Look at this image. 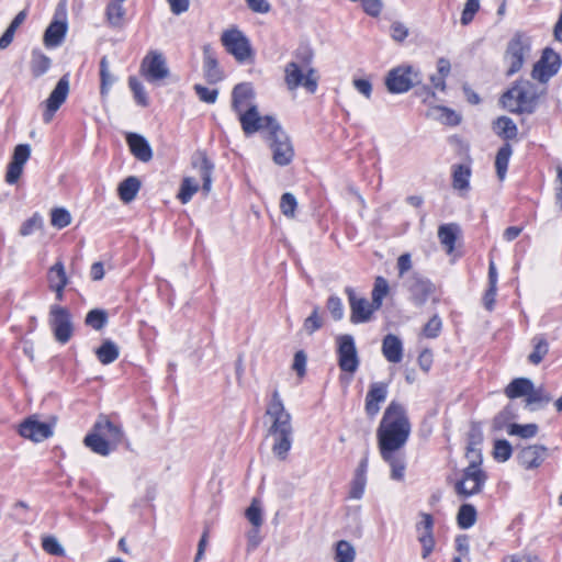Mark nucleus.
<instances>
[{
	"instance_id": "nucleus-1",
	"label": "nucleus",
	"mask_w": 562,
	"mask_h": 562,
	"mask_svg": "<svg viewBox=\"0 0 562 562\" xmlns=\"http://www.w3.org/2000/svg\"><path fill=\"white\" fill-rule=\"evenodd\" d=\"M411 423L405 407L392 401L383 413L376 429V439L380 452L401 451L411 435Z\"/></svg>"
},
{
	"instance_id": "nucleus-2",
	"label": "nucleus",
	"mask_w": 562,
	"mask_h": 562,
	"mask_svg": "<svg viewBox=\"0 0 562 562\" xmlns=\"http://www.w3.org/2000/svg\"><path fill=\"white\" fill-rule=\"evenodd\" d=\"M266 416L271 422L267 430V435L273 439L271 451L276 458L284 461L292 448L294 429L292 416L285 409L278 390H274L271 394L267 404Z\"/></svg>"
},
{
	"instance_id": "nucleus-3",
	"label": "nucleus",
	"mask_w": 562,
	"mask_h": 562,
	"mask_svg": "<svg viewBox=\"0 0 562 562\" xmlns=\"http://www.w3.org/2000/svg\"><path fill=\"white\" fill-rule=\"evenodd\" d=\"M314 54L307 46L295 52V60L286 64L284 81L289 90L303 87L307 92L315 93L318 87L316 70L312 67Z\"/></svg>"
},
{
	"instance_id": "nucleus-4",
	"label": "nucleus",
	"mask_w": 562,
	"mask_h": 562,
	"mask_svg": "<svg viewBox=\"0 0 562 562\" xmlns=\"http://www.w3.org/2000/svg\"><path fill=\"white\" fill-rule=\"evenodd\" d=\"M480 442L481 439L475 440L472 436L467 447V458L470 463L463 470L461 479L454 484L456 493L463 498L481 493L487 480L486 472L480 468L482 463Z\"/></svg>"
},
{
	"instance_id": "nucleus-5",
	"label": "nucleus",
	"mask_w": 562,
	"mask_h": 562,
	"mask_svg": "<svg viewBox=\"0 0 562 562\" xmlns=\"http://www.w3.org/2000/svg\"><path fill=\"white\" fill-rule=\"evenodd\" d=\"M539 87L530 80L519 79L501 97L504 109L516 114H532L541 95Z\"/></svg>"
},
{
	"instance_id": "nucleus-6",
	"label": "nucleus",
	"mask_w": 562,
	"mask_h": 562,
	"mask_svg": "<svg viewBox=\"0 0 562 562\" xmlns=\"http://www.w3.org/2000/svg\"><path fill=\"white\" fill-rule=\"evenodd\" d=\"M531 50V41L524 32H516L508 41L503 60L507 66L506 77H512L521 70Z\"/></svg>"
},
{
	"instance_id": "nucleus-7",
	"label": "nucleus",
	"mask_w": 562,
	"mask_h": 562,
	"mask_svg": "<svg viewBox=\"0 0 562 562\" xmlns=\"http://www.w3.org/2000/svg\"><path fill=\"white\" fill-rule=\"evenodd\" d=\"M221 43L225 50L239 64L252 61L255 52L249 38L237 26L223 31Z\"/></svg>"
},
{
	"instance_id": "nucleus-8",
	"label": "nucleus",
	"mask_w": 562,
	"mask_h": 562,
	"mask_svg": "<svg viewBox=\"0 0 562 562\" xmlns=\"http://www.w3.org/2000/svg\"><path fill=\"white\" fill-rule=\"evenodd\" d=\"M403 284L409 293V301L416 307L424 306L436 290L435 284L418 272L407 274L404 278Z\"/></svg>"
},
{
	"instance_id": "nucleus-9",
	"label": "nucleus",
	"mask_w": 562,
	"mask_h": 562,
	"mask_svg": "<svg viewBox=\"0 0 562 562\" xmlns=\"http://www.w3.org/2000/svg\"><path fill=\"white\" fill-rule=\"evenodd\" d=\"M241 130L246 136L254 135L260 131H268L270 134L277 128L279 122L272 115H260L258 106H251L238 116Z\"/></svg>"
},
{
	"instance_id": "nucleus-10",
	"label": "nucleus",
	"mask_w": 562,
	"mask_h": 562,
	"mask_svg": "<svg viewBox=\"0 0 562 562\" xmlns=\"http://www.w3.org/2000/svg\"><path fill=\"white\" fill-rule=\"evenodd\" d=\"M561 65L562 59L560 54L554 52L551 47H546L539 60L533 65L531 77L540 83H547L559 72Z\"/></svg>"
},
{
	"instance_id": "nucleus-11",
	"label": "nucleus",
	"mask_w": 562,
	"mask_h": 562,
	"mask_svg": "<svg viewBox=\"0 0 562 562\" xmlns=\"http://www.w3.org/2000/svg\"><path fill=\"white\" fill-rule=\"evenodd\" d=\"M268 139L270 140V148L272 150V159L274 164L279 166H288L294 157V149L289 136L282 130L280 124L268 135Z\"/></svg>"
},
{
	"instance_id": "nucleus-12",
	"label": "nucleus",
	"mask_w": 562,
	"mask_h": 562,
	"mask_svg": "<svg viewBox=\"0 0 562 562\" xmlns=\"http://www.w3.org/2000/svg\"><path fill=\"white\" fill-rule=\"evenodd\" d=\"M336 342L340 370L351 374L355 373L359 368L360 361L353 337L349 334L339 335L336 338Z\"/></svg>"
},
{
	"instance_id": "nucleus-13",
	"label": "nucleus",
	"mask_w": 562,
	"mask_h": 562,
	"mask_svg": "<svg viewBox=\"0 0 562 562\" xmlns=\"http://www.w3.org/2000/svg\"><path fill=\"white\" fill-rule=\"evenodd\" d=\"M417 82V72L414 71L412 66L393 68L385 77V86L391 93L407 92Z\"/></svg>"
},
{
	"instance_id": "nucleus-14",
	"label": "nucleus",
	"mask_w": 562,
	"mask_h": 562,
	"mask_svg": "<svg viewBox=\"0 0 562 562\" xmlns=\"http://www.w3.org/2000/svg\"><path fill=\"white\" fill-rule=\"evenodd\" d=\"M49 315L50 326L56 340L60 344L68 342L74 330L69 311L60 305H52Z\"/></svg>"
},
{
	"instance_id": "nucleus-15",
	"label": "nucleus",
	"mask_w": 562,
	"mask_h": 562,
	"mask_svg": "<svg viewBox=\"0 0 562 562\" xmlns=\"http://www.w3.org/2000/svg\"><path fill=\"white\" fill-rule=\"evenodd\" d=\"M140 71L149 82H156L169 76V69L164 55L156 50H150L144 57Z\"/></svg>"
},
{
	"instance_id": "nucleus-16",
	"label": "nucleus",
	"mask_w": 562,
	"mask_h": 562,
	"mask_svg": "<svg viewBox=\"0 0 562 562\" xmlns=\"http://www.w3.org/2000/svg\"><path fill=\"white\" fill-rule=\"evenodd\" d=\"M69 92V80L67 75L63 76L55 88L50 92L49 97L45 101L46 108L43 113V122L48 124L53 120L55 113L60 105L66 101Z\"/></svg>"
},
{
	"instance_id": "nucleus-17",
	"label": "nucleus",
	"mask_w": 562,
	"mask_h": 562,
	"mask_svg": "<svg viewBox=\"0 0 562 562\" xmlns=\"http://www.w3.org/2000/svg\"><path fill=\"white\" fill-rule=\"evenodd\" d=\"M345 292L348 296L349 304H350V322L352 324H360V323H367L371 319L372 314L374 311H378L379 308L373 307V303L369 302L364 297H357L355 291L352 288L347 286L345 289Z\"/></svg>"
},
{
	"instance_id": "nucleus-18",
	"label": "nucleus",
	"mask_w": 562,
	"mask_h": 562,
	"mask_svg": "<svg viewBox=\"0 0 562 562\" xmlns=\"http://www.w3.org/2000/svg\"><path fill=\"white\" fill-rule=\"evenodd\" d=\"M255 92L252 86L249 82H241L236 85L232 91V110L237 114L241 115L247 109L257 106L254 103Z\"/></svg>"
},
{
	"instance_id": "nucleus-19",
	"label": "nucleus",
	"mask_w": 562,
	"mask_h": 562,
	"mask_svg": "<svg viewBox=\"0 0 562 562\" xmlns=\"http://www.w3.org/2000/svg\"><path fill=\"white\" fill-rule=\"evenodd\" d=\"M548 458V448L542 445L522 447L517 453L518 463L527 470L539 468Z\"/></svg>"
},
{
	"instance_id": "nucleus-20",
	"label": "nucleus",
	"mask_w": 562,
	"mask_h": 562,
	"mask_svg": "<svg viewBox=\"0 0 562 562\" xmlns=\"http://www.w3.org/2000/svg\"><path fill=\"white\" fill-rule=\"evenodd\" d=\"M387 397V384L384 382H373L369 386L366 395L364 411L369 418H374L380 412V405Z\"/></svg>"
},
{
	"instance_id": "nucleus-21",
	"label": "nucleus",
	"mask_w": 562,
	"mask_h": 562,
	"mask_svg": "<svg viewBox=\"0 0 562 562\" xmlns=\"http://www.w3.org/2000/svg\"><path fill=\"white\" fill-rule=\"evenodd\" d=\"M19 434L26 439L40 442L49 438L53 430L49 424L29 417L20 425Z\"/></svg>"
},
{
	"instance_id": "nucleus-22",
	"label": "nucleus",
	"mask_w": 562,
	"mask_h": 562,
	"mask_svg": "<svg viewBox=\"0 0 562 562\" xmlns=\"http://www.w3.org/2000/svg\"><path fill=\"white\" fill-rule=\"evenodd\" d=\"M203 75L209 83H217L223 80L224 74L220 67L215 49L210 45L203 46Z\"/></svg>"
},
{
	"instance_id": "nucleus-23",
	"label": "nucleus",
	"mask_w": 562,
	"mask_h": 562,
	"mask_svg": "<svg viewBox=\"0 0 562 562\" xmlns=\"http://www.w3.org/2000/svg\"><path fill=\"white\" fill-rule=\"evenodd\" d=\"M126 142L131 153L140 161L147 162L153 158V150L147 139L136 133H130Z\"/></svg>"
},
{
	"instance_id": "nucleus-24",
	"label": "nucleus",
	"mask_w": 562,
	"mask_h": 562,
	"mask_svg": "<svg viewBox=\"0 0 562 562\" xmlns=\"http://www.w3.org/2000/svg\"><path fill=\"white\" fill-rule=\"evenodd\" d=\"M94 430H98L114 449L124 440V432L120 425H116L108 418H100L94 424Z\"/></svg>"
},
{
	"instance_id": "nucleus-25",
	"label": "nucleus",
	"mask_w": 562,
	"mask_h": 562,
	"mask_svg": "<svg viewBox=\"0 0 562 562\" xmlns=\"http://www.w3.org/2000/svg\"><path fill=\"white\" fill-rule=\"evenodd\" d=\"M381 458L391 468V479L403 481L405 476L406 463L404 454L401 451H382Z\"/></svg>"
},
{
	"instance_id": "nucleus-26",
	"label": "nucleus",
	"mask_w": 562,
	"mask_h": 562,
	"mask_svg": "<svg viewBox=\"0 0 562 562\" xmlns=\"http://www.w3.org/2000/svg\"><path fill=\"white\" fill-rule=\"evenodd\" d=\"M192 164L193 167L199 171V176L202 180V190L207 194L212 187V173L214 170V165L203 153L199 154Z\"/></svg>"
},
{
	"instance_id": "nucleus-27",
	"label": "nucleus",
	"mask_w": 562,
	"mask_h": 562,
	"mask_svg": "<svg viewBox=\"0 0 562 562\" xmlns=\"http://www.w3.org/2000/svg\"><path fill=\"white\" fill-rule=\"evenodd\" d=\"M382 353L389 362L398 363L403 358V344L401 339L387 334L382 340Z\"/></svg>"
},
{
	"instance_id": "nucleus-28",
	"label": "nucleus",
	"mask_w": 562,
	"mask_h": 562,
	"mask_svg": "<svg viewBox=\"0 0 562 562\" xmlns=\"http://www.w3.org/2000/svg\"><path fill=\"white\" fill-rule=\"evenodd\" d=\"M67 32L65 21L54 20L47 26L44 33V44L46 47H57L61 44Z\"/></svg>"
},
{
	"instance_id": "nucleus-29",
	"label": "nucleus",
	"mask_w": 562,
	"mask_h": 562,
	"mask_svg": "<svg viewBox=\"0 0 562 562\" xmlns=\"http://www.w3.org/2000/svg\"><path fill=\"white\" fill-rule=\"evenodd\" d=\"M83 442L91 451L103 457L109 456L115 450L111 442L94 429L85 437Z\"/></svg>"
},
{
	"instance_id": "nucleus-30",
	"label": "nucleus",
	"mask_w": 562,
	"mask_h": 562,
	"mask_svg": "<svg viewBox=\"0 0 562 562\" xmlns=\"http://www.w3.org/2000/svg\"><path fill=\"white\" fill-rule=\"evenodd\" d=\"M459 231V226L453 223L439 226L438 238L447 254H451L453 251Z\"/></svg>"
},
{
	"instance_id": "nucleus-31",
	"label": "nucleus",
	"mask_w": 562,
	"mask_h": 562,
	"mask_svg": "<svg viewBox=\"0 0 562 562\" xmlns=\"http://www.w3.org/2000/svg\"><path fill=\"white\" fill-rule=\"evenodd\" d=\"M494 132L502 138L509 140L517 137L518 128L515 122L508 116H499L493 123Z\"/></svg>"
},
{
	"instance_id": "nucleus-32",
	"label": "nucleus",
	"mask_w": 562,
	"mask_h": 562,
	"mask_svg": "<svg viewBox=\"0 0 562 562\" xmlns=\"http://www.w3.org/2000/svg\"><path fill=\"white\" fill-rule=\"evenodd\" d=\"M532 382L527 378L514 379L505 389V394L508 398H518L521 396L528 397L532 390Z\"/></svg>"
},
{
	"instance_id": "nucleus-33",
	"label": "nucleus",
	"mask_w": 562,
	"mask_h": 562,
	"mask_svg": "<svg viewBox=\"0 0 562 562\" xmlns=\"http://www.w3.org/2000/svg\"><path fill=\"white\" fill-rule=\"evenodd\" d=\"M139 189V179L135 176H130L120 183L117 189L119 196L123 202L130 203L136 198Z\"/></svg>"
},
{
	"instance_id": "nucleus-34",
	"label": "nucleus",
	"mask_w": 562,
	"mask_h": 562,
	"mask_svg": "<svg viewBox=\"0 0 562 562\" xmlns=\"http://www.w3.org/2000/svg\"><path fill=\"white\" fill-rule=\"evenodd\" d=\"M52 60L41 49H33L31 57V71L35 78L43 76L50 68Z\"/></svg>"
},
{
	"instance_id": "nucleus-35",
	"label": "nucleus",
	"mask_w": 562,
	"mask_h": 562,
	"mask_svg": "<svg viewBox=\"0 0 562 562\" xmlns=\"http://www.w3.org/2000/svg\"><path fill=\"white\" fill-rule=\"evenodd\" d=\"M471 168L468 165L453 166L452 187L458 191H468L470 188Z\"/></svg>"
},
{
	"instance_id": "nucleus-36",
	"label": "nucleus",
	"mask_w": 562,
	"mask_h": 562,
	"mask_svg": "<svg viewBox=\"0 0 562 562\" xmlns=\"http://www.w3.org/2000/svg\"><path fill=\"white\" fill-rule=\"evenodd\" d=\"M95 356L102 364H110L119 358L120 350L115 342L105 339L95 350Z\"/></svg>"
},
{
	"instance_id": "nucleus-37",
	"label": "nucleus",
	"mask_w": 562,
	"mask_h": 562,
	"mask_svg": "<svg viewBox=\"0 0 562 562\" xmlns=\"http://www.w3.org/2000/svg\"><path fill=\"white\" fill-rule=\"evenodd\" d=\"M100 93L102 97L109 94V91L113 83L116 81V77L110 71V63L106 56L100 59Z\"/></svg>"
},
{
	"instance_id": "nucleus-38",
	"label": "nucleus",
	"mask_w": 562,
	"mask_h": 562,
	"mask_svg": "<svg viewBox=\"0 0 562 562\" xmlns=\"http://www.w3.org/2000/svg\"><path fill=\"white\" fill-rule=\"evenodd\" d=\"M513 154V148L508 143H505L499 149L497 150L496 158H495V168L498 179L502 181L506 177L509 158Z\"/></svg>"
},
{
	"instance_id": "nucleus-39",
	"label": "nucleus",
	"mask_w": 562,
	"mask_h": 562,
	"mask_svg": "<svg viewBox=\"0 0 562 562\" xmlns=\"http://www.w3.org/2000/svg\"><path fill=\"white\" fill-rule=\"evenodd\" d=\"M47 281L49 288H65L68 284V277L61 261L55 262L47 272Z\"/></svg>"
},
{
	"instance_id": "nucleus-40",
	"label": "nucleus",
	"mask_w": 562,
	"mask_h": 562,
	"mask_svg": "<svg viewBox=\"0 0 562 562\" xmlns=\"http://www.w3.org/2000/svg\"><path fill=\"white\" fill-rule=\"evenodd\" d=\"M533 350L528 360L532 364H539L549 351L548 340L543 335H537L532 338Z\"/></svg>"
},
{
	"instance_id": "nucleus-41",
	"label": "nucleus",
	"mask_w": 562,
	"mask_h": 562,
	"mask_svg": "<svg viewBox=\"0 0 562 562\" xmlns=\"http://www.w3.org/2000/svg\"><path fill=\"white\" fill-rule=\"evenodd\" d=\"M477 513L472 504H463L460 506L457 515V522L461 529L471 528L476 521Z\"/></svg>"
},
{
	"instance_id": "nucleus-42",
	"label": "nucleus",
	"mask_w": 562,
	"mask_h": 562,
	"mask_svg": "<svg viewBox=\"0 0 562 562\" xmlns=\"http://www.w3.org/2000/svg\"><path fill=\"white\" fill-rule=\"evenodd\" d=\"M124 1L125 0H112L106 7V19L114 27H119L123 24V18L125 15L123 8Z\"/></svg>"
},
{
	"instance_id": "nucleus-43",
	"label": "nucleus",
	"mask_w": 562,
	"mask_h": 562,
	"mask_svg": "<svg viewBox=\"0 0 562 562\" xmlns=\"http://www.w3.org/2000/svg\"><path fill=\"white\" fill-rule=\"evenodd\" d=\"M552 401L551 394L543 387H535L532 384V390L528 394V397L526 398V405L536 407H542L547 404H549Z\"/></svg>"
},
{
	"instance_id": "nucleus-44",
	"label": "nucleus",
	"mask_w": 562,
	"mask_h": 562,
	"mask_svg": "<svg viewBox=\"0 0 562 562\" xmlns=\"http://www.w3.org/2000/svg\"><path fill=\"white\" fill-rule=\"evenodd\" d=\"M85 324L94 330H101L108 324V313L101 308L89 311L85 318Z\"/></svg>"
},
{
	"instance_id": "nucleus-45",
	"label": "nucleus",
	"mask_w": 562,
	"mask_h": 562,
	"mask_svg": "<svg viewBox=\"0 0 562 562\" xmlns=\"http://www.w3.org/2000/svg\"><path fill=\"white\" fill-rule=\"evenodd\" d=\"M516 418V414L512 406L504 407L493 419V429L494 430H504L508 429V427L513 424L510 420Z\"/></svg>"
},
{
	"instance_id": "nucleus-46",
	"label": "nucleus",
	"mask_w": 562,
	"mask_h": 562,
	"mask_svg": "<svg viewBox=\"0 0 562 562\" xmlns=\"http://www.w3.org/2000/svg\"><path fill=\"white\" fill-rule=\"evenodd\" d=\"M538 430H539V427L537 424H526V425L512 424L507 429V434L509 436H518L522 439H530V438H533L538 434Z\"/></svg>"
},
{
	"instance_id": "nucleus-47",
	"label": "nucleus",
	"mask_w": 562,
	"mask_h": 562,
	"mask_svg": "<svg viewBox=\"0 0 562 562\" xmlns=\"http://www.w3.org/2000/svg\"><path fill=\"white\" fill-rule=\"evenodd\" d=\"M389 292V283L383 277H378L374 281V286L372 290V303L374 308H380L382 306L383 299Z\"/></svg>"
},
{
	"instance_id": "nucleus-48",
	"label": "nucleus",
	"mask_w": 562,
	"mask_h": 562,
	"mask_svg": "<svg viewBox=\"0 0 562 562\" xmlns=\"http://www.w3.org/2000/svg\"><path fill=\"white\" fill-rule=\"evenodd\" d=\"M513 447L506 439H498L494 442L493 456L498 462H505L510 459Z\"/></svg>"
},
{
	"instance_id": "nucleus-49",
	"label": "nucleus",
	"mask_w": 562,
	"mask_h": 562,
	"mask_svg": "<svg viewBox=\"0 0 562 562\" xmlns=\"http://www.w3.org/2000/svg\"><path fill=\"white\" fill-rule=\"evenodd\" d=\"M246 518L252 527H261L263 524V515L261 504L258 499L254 498L250 506L246 509Z\"/></svg>"
},
{
	"instance_id": "nucleus-50",
	"label": "nucleus",
	"mask_w": 562,
	"mask_h": 562,
	"mask_svg": "<svg viewBox=\"0 0 562 562\" xmlns=\"http://www.w3.org/2000/svg\"><path fill=\"white\" fill-rule=\"evenodd\" d=\"M128 87L133 92L135 101L142 106H147L149 102L143 83L137 78L130 77Z\"/></svg>"
},
{
	"instance_id": "nucleus-51",
	"label": "nucleus",
	"mask_w": 562,
	"mask_h": 562,
	"mask_svg": "<svg viewBox=\"0 0 562 562\" xmlns=\"http://www.w3.org/2000/svg\"><path fill=\"white\" fill-rule=\"evenodd\" d=\"M43 217L38 213H34L30 218L22 223L20 227V235L25 237L34 234L36 231L42 229Z\"/></svg>"
},
{
	"instance_id": "nucleus-52",
	"label": "nucleus",
	"mask_w": 562,
	"mask_h": 562,
	"mask_svg": "<svg viewBox=\"0 0 562 562\" xmlns=\"http://www.w3.org/2000/svg\"><path fill=\"white\" fill-rule=\"evenodd\" d=\"M356 552L353 547L345 540H340L336 544V561L337 562H352Z\"/></svg>"
},
{
	"instance_id": "nucleus-53",
	"label": "nucleus",
	"mask_w": 562,
	"mask_h": 562,
	"mask_svg": "<svg viewBox=\"0 0 562 562\" xmlns=\"http://www.w3.org/2000/svg\"><path fill=\"white\" fill-rule=\"evenodd\" d=\"M198 190L199 186L193 179L184 178L178 193V199L181 201V203L186 204L192 199L193 194Z\"/></svg>"
},
{
	"instance_id": "nucleus-54",
	"label": "nucleus",
	"mask_w": 562,
	"mask_h": 562,
	"mask_svg": "<svg viewBox=\"0 0 562 562\" xmlns=\"http://www.w3.org/2000/svg\"><path fill=\"white\" fill-rule=\"evenodd\" d=\"M296 206H297V202H296L295 196L292 193L285 192L281 195L280 209L284 216L291 217V218L294 217Z\"/></svg>"
},
{
	"instance_id": "nucleus-55",
	"label": "nucleus",
	"mask_w": 562,
	"mask_h": 562,
	"mask_svg": "<svg viewBox=\"0 0 562 562\" xmlns=\"http://www.w3.org/2000/svg\"><path fill=\"white\" fill-rule=\"evenodd\" d=\"M442 322L441 318L435 314L423 327V335L426 338H437L441 333Z\"/></svg>"
},
{
	"instance_id": "nucleus-56",
	"label": "nucleus",
	"mask_w": 562,
	"mask_h": 562,
	"mask_svg": "<svg viewBox=\"0 0 562 562\" xmlns=\"http://www.w3.org/2000/svg\"><path fill=\"white\" fill-rule=\"evenodd\" d=\"M479 10L480 0H467L460 19L461 24L469 25Z\"/></svg>"
},
{
	"instance_id": "nucleus-57",
	"label": "nucleus",
	"mask_w": 562,
	"mask_h": 562,
	"mask_svg": "<svg viewBox=\"0 0 562 562\" xmlns=\"http://www.w3.org/2000/svg\"><path fill=\"white\" fill-rule=\"evenodd\" d=\"M71 222L70 213L65 209H54L52 211L50 223L57 228H64Z\"/></svg>"
},
{
	"instance_id": "nucleus-58",
	"label": "nucleus",
	"mask_w": 562,
	"mask_h": 562,
	"mask_svg": "<svg viewBox=\"0 0 562 562\" xmlns=\"http://www.w3.org/2000/svg\"><path fill=\"white\" fill-rule=\"evenodd\" d=\"M193 89L202 102H205L209 104H213L216 102L217 97H218L217 89H209L207 87H204L199 83L194 85Z\"/></svg>"
},
{
	"instance_id": "nucleus-59",
	"label": "nucleus",
	"mask_w": 562,
	"mask_h": 562,
	"mask_svg": "<svg viewBox=\"0 0 562 562\" xmlns=\"http://www.w3.org/2000/svg\"><path fill=\"white\" fill-rule=\"evenodd\" d=\"M422 520L417 524L416 530L418 536H434V518L430 514L422 513Z\"/></svg>"
},
{
	"instance_id": "nucleus-60",
	"label": "nucleus",
	"mask_w": 562,
	"mask_h": 562,
	"mask_svg": "<svg viewBox=\"0 0 562 562\" xmlns=\"http://www.w3.org/2000/svg\"><path fill=\"white\" fill-rule=\"evenodd\" d=\"M42 548L45 552L56 557H63L65 554L64 548L60 546L58 540L52 536L43 538Z\"/></svg>"
},
{
	"instance_id": "nucleus-61",
	"label": "nucleus",
	"mask_w": 562,
	"mask_h": 562,
	"mask_svg": "<svg viewBox=\"0 0 562 562\" xmlns=\"http://www.w3.org/2000/svg\"><path fill=\"white\" fill-rule=\"evenodd\" d=\"M323 326V321L318 315V307H315L312 314L304 321L303 328L312 335Z\"/></svg>"
},
{
	"instance_id": "nucleus-62",
	"label": "nucleus",
	"mask_w": 562,
	"mask_h": 562,
	"mask_svg": "<svg viewBox=\"0 0 562 562\" xmlns=\"http://www.w3.org/2000/svg\"><path fill=\"white\" fill-rule=\"evenodd\" d=\"M31 156V147L29 144H19L15 146L12 162L24 166V164L29 160Z\"/></svg>"
},
{
	"instance_id": "nucleus-63",
	"label": "nucleus",
	"mask_w": 562,
	"mask_h": 562,
	"mask_svg": "<svg viewBox=\"0 0 562 562\" xmlns=\"http://www.w3.org/2000/svg\"><path fill=\"white\" fill-rule=\"evenodd\" d=\"M327 308L330 312V314L335 321H339L342 318L344 306H342L341 300L338 296L331 295L328 297Z\"/></svg>"
},
{
	"instance_id": "nucleus-64",
	"label": "nucleus",
	"mask_w": 562,
	"mask_h": 562,
	"mask_svg": "<svg viewBox=\"0 0 562 562\" xmlns=\"http://www.w3.org/2000/svg\"><path fill=\"white\" fill-rule=\"evenodd\" d=\"M367 477L356 476L351 482L349 497L353 499H360L363 496Z\"/></svg>"
}]
</instances>
